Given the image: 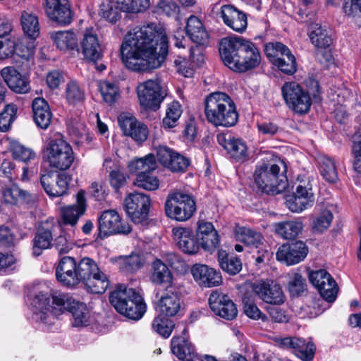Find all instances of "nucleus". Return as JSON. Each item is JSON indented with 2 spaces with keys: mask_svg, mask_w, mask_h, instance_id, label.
I'll return each mask as SVG.
<instances>
[{
  "mask_svg": "<svg viewBox=\"0 0 361 361\" xmlns=\"http://www.w3.org/2000/svg\"><path fill=\"white\" fill-rule=\"evenodd\" d=\"M281 90L283 99L290 109L299 114L309 111L312 105L311 97L298 82H286Z\"/></svg>",
  "mask_w": 361,
  "mask_h": 361,
  "instance_id": "obj_10",
  "label": "nucleus"
},
{
  "mask_svg": "<svg viewBox=\"0 0 361 361\" xmlns=\"http://www.w3.org/2000/svg\"><path fill=\"white\" fill-rule=\"evenodd\" d=\"M17 107L15 104L6 105L0 113V131L6 132L9 130L11 123L16 118Z\"/></svg>",
  "mask_w": 361,
  "mask_h": 361,
  "instance_id": "obj_59",
  "label": "nucleus"
},
{
  "mask_svg": "<svg viewBox=\"0 0 361 361\" xmlns=\"http://www.w3.org/2000/svg\"><path fill=\"white\" fill-rule=\"evenodd\" d=\"M314 202L312 185L308 178L300 180L296 187L293 197L286 201V205L293 212L300 213L310 207Z\"/></svg>",
  "mask_w": 361,
  "mask_h": 361,
  "instance_id": "obj_14",
  "label": "nucleus"
},
{
  "mask_svg": "<svg viewBox=\"0 0 361 361\" xmlns=\"http://www.w3.org/2000/svg\"><path fill=\"white\" fill-rule=\"evenodd\" d=\"M65 94L66 99L71 104H76L85 99L84 91L80 88L78 83L74 80L67 83Z\"/></svg>",
  "mask_w": 361,
  "mask_h": 361,
  "instance_id": "obj_60",
  "label": "nucleus"
},
{
  "mask_svg": "<svg viewBox=\"0 0 361 361\" xmlns=\"http://www.w3.org/2000/svg\"><path fill=\"white\" fill-rule=\"evenodd\" d=\"M317 163L323 178L329 183H335L338 179V173L334 159L325 155H321L317 158Z\"/></svg>",
  "mask_w": 361,
  "mask_h": 361,
  "instance_id": "obj_45",
  "label": "nucleus"
},
{
  "mask_svg": "<svg viewBox=\"0 0 361 361\" xmlns=\"http://www.w3.org/2000/svg\"><path fill=\"white\" fill-rule=\"evenodd\" d=\"M137 94L140 105L145 109L152 111L159 109L166 95L158 78L140 83L137 87Z\"/></svg>",
  "mask_w": 361,
  "mask_h": 361,
  "instance_id": "obj_12",
  "label": "nucleus"
},
{
  "mask_svg": "<svg viewBox=\"0 0 361 361\" xmlns=\"http://www.w3.org/2000/svg\"><path fill=\"white\" fill-rule=\"evenodd\" d=\"M309 279L325 300L332 302L336 300L338 287L328 271L325 269L312 271L309 274Z\"/></svg>",
  "mask_w": 361,
  "mask_h": 361,
  "instance_id": "obj_15",
  "label": "nucleus"
},
{
  "mask_svg": "<svg viewBox=\"0 0 361 361\" xmlns=\"http://www.w3.org/2000/svg\"><path fill=\"white\" fill-rule=\"evenodd\" d=\"M132 228L126 222H122L118 212L114 209L106 210L99 218V231L102 238L111 234H128Z\"/></svg>",
  "mask_w": 361,
  "mask_h": 361,
  "instance_id": "obj_16",
  "label": "nucleus"
},
{
  "mask_svg": "<svg viewBox=\"0 0 361 361\" xmlns=\"http://www.w3.org/2000/svg\"><path fill=\"white\" fill-rule=\"evenodd\" d=\"M159 180L157 176H152L151 173L147 174H139L134 180V185L138 188L148 191H154L159 187Z\"/></svg>",
  "mask_w": 361,
  "mask_h": 361,
  "instance_id": "obj_58",
  "label": "nucleus"
},
{
  "mask_svg": "<svg viewBox=\"0 0 361 361\" xmlns=\"http://www.w3.org/2000/svg\"><path fill=\"white\" fill-rule=\"evenodd\" d=\"M194 280L201 286L214 287L222 282L220 273L205 264H196L191 268Z\"/></svg>",
  "mask_w": 361,
  "mask_h": 361,
  "instance_id": "obj_29",
  "label": "nucleus"
},
{
  "mask_svg": "<svg viewBox=\"0 0 361 361\" xmlns=\"http://www.w3.org/2000/svg\"><path fill=\"white\" fill-rule=\"evenodd\" d=\"M52 241V234L47 229L41 228L37 232L33 239V254L35 256L41 255L42 250L50 247Z\"/></svg>",
  "mask_w": 361,
  "mask_h": 361,
  "instance_id": "obj_52",
  "label": "nucleus"
},
{
  "mask_svg": "<svg viewBox=\"0 0 361 361\" xmlns=\"http://www.w3.org/2000/svg\"><path fill=\"white\" fill-rule=\"evenodd\" d=\"M32 107L36 125L42 129H47L52 118V113L47 102L43 98H35L32 101Z\"/></svg>",
  "mask_w": 361,
  "mask_h": 361,
  "instance_id": "obj_34",
  "label": "nucleus"
},
{
  "mask_svg": "<svg viewBox=\"0 0 361 361\" xmlns=\"http://www.w3.org/2000/svg\"><path fill=\"white\" fill-rule=\"evenodd\" d=\"M45 153L49 166L59 171L68 169L75 159L71 145L62 138L50 140Z\"/></svg>",
  "mask_w": 361,
  "mask_h": 361,
  "instance_id": "obj_9",
  "label": "nucleus"
},
{
  "mask_svg": "<svg viewBox=\"0 0 361 361\" xmlns=\"http://www.w3.org/2000/svg\"><path fill=\"white\" fill-rule=\"evenodd\" d=\"M45 13L48 18L61 25H68L73 20V12L68 0H45Z\"/></svg>",
  "mask_w": 361,
  "mask_h": 361,
  "instance_id": "obj_20",
  "label": "nucleus"
},
{
  "mask_svg": "<svg viewBox=\"0 0 361 361\" xmlns=\"http://www.w3.org/2000/svg\"><path fill=\"white\" fill-rule=\"evenodd\" d=\"M252 293L266 303L280 305L285 302L281 286L273 280H259L250 285Z\"/></svg>",
  "mask_w": 361,
  "mask_h": 361,
  "instance_id": "obj_13",
  "label": "nucleus"
},
{
  "mask_svg": "<svg viewBox=\"0 0 361 361\" xmlns=\"http://www.w3.org/2000/svg\"><path fill=\"white\" fill-rule=\"evenodd\" d=\"M10 150L15 159L27 163L35 159V154L30 149L25 147L18 142L11 145Z\"/></svg>",
  "mask_w": 361,
  "mask_h": 361,
  "instance_id": "obj_62",
  "label": "nucleus"
},
{
  "mask_svg": "<svg viewBox=\"0 0 361 361\" xmlns=\"http://www.w3.org/2000/svg\"><path fill=\"white\" fill-rule=\"evenodd\" d=\"M40 183L46 193L52 197L65 195L68 188V178L64 173L57 176L54 184L52 173L43 174L40 177Z\"/></svg>",
  "mask_w": 361,
  "mask_h": 361,
  "instance_id": "obj_31",
  "label": "nucleus"
},
{
  "mask_svg": "<svg viewBox=\"0 0 361 361\" xmlns=\"http://www.w3.org/2000/svg\"><path fill=\"white\" fill-rule=\"evenodd\" d=\"M109 301L116 310L133 320H139L146 312V304L142 296L133 288L119 284L111 293Z\"/></svg>",
  "mask_w": 361,
  "mask_h": 361,
  "instance_id": "obj_7",
  "label": "nucleus"
},
{
  "mask_svg": "<svg viewBox=\"0 0 361 361\" xmlns=\"http://www.w3.org/2000/svg\"><path fill=\"white\" fill-rule=\"evenodd\" d=\"M218 262L221 268L231 275H235L242 269L240 259L235 256H228L224 250L218 252Z\"/></svg>",
  "mask_w": 361,
  "mask_h": 361,
  "instance_id": "obj_47",
  "label": "nucleus"
},
{
  "mask_svg": "<svg viewBox=\"0 0 361 361\" xmlns=\"http://www.w3.org/2000/svg\"><path fill=\"white\" fill-rule=\"evenodd\" d=\"M307 253L308 248L305 243L298 240L280 246L276 252V259L287 265H293L302 261Z\"/></svg>",
  "mask_w": 361,
  "mask_h": 361,
  "instance_id": "obj_19",
  "label": "nucleus"
},
{
  "mask_svg": "<svg viewBox=\"0 0 361 361\" xmlns=\"http://www.w3.org/2000/svg\"><path fill=\"white\" fill-rule=\"evenodd\" d=\"M287 288L292 296H298L305 289V281L298 273L289 274L287 276Z\"/></svg>",
  "mask_w": 361,
  "mask_h": 361,
  "instance_id": "obj_57",
  "label": "nucleus"
},
{
  "mask_svg": "<svg viewBox=\"0 0 361 361\" xmlns=\"http://www.w3.org/2000/svg\"><path fill=\"white\" fill-rule=\"evenodd\" d=\"M116 264L122 271L133 273L140 269L144 262L139 255L132 253L130 255L119 256L116 259Z\"/></svg>",
  "mask_w": 361,
  "mask_h": 361,
  "instance_id": "obj_48",
  "label": "nucleus"
},
{
  "mask_svg": "<svg viewBox=\"0 0 361 361\" xmlns=\"http://www.w3.org/2000/svg\"><path fill=\"white\" fill-rule=\"evenodd\" d=\"M99 269L96 262L90 257H84L77 262L73 257H64L56 267V276L63 286L73 287L80 282L85 284Z\"/></svg>",
  "mask_w": 361,
  "mask_h": 361,
  "instance_id": "obj_5",
  "label": "nucleus"
},
{
  "mask_svg": "<svg viewBox=\"0 0 361 361\" xmlns=\"http://www.w3.org/2000/svg\"><path fill=\"white\" fill-rule=\"evenodd\" d=\"M204 114L208 122L216 127H232L238 120L235 102L222 92H212L205 98Z\"/></svg>",
  "mask_w": 361,
  "mask_h": 361,
  "instance_id": "obj_4",
  "label": "nucleus"
},
{
  "mask_svg": "<svg viewBox=\"0 0 361 361\" xmlns=\"http://www.w3.org/2000/svg\"><path fill=\"white\" fill-rule=\"evenodd\" d=\"M182 334V336H173L171 339V351L181 360L194 361L197 355L195 353L194 347L186 337L188 329L184 328Z\"/></svg>",
  "mask_w": 361,
  "mask_h": 361,
  "instance_id": "obj_33",
  "label": "nucleus"
},
{
  "mask_svg": "<svg viewBox=\"0 0 361 361\" xmlns=\"http://www.w3.org/2000/svg\"><path fill=\"white\" fill-rule=\"evenodd\" d=\"M196 211L194 200L180 191L169 192L165 202V212L169 218L184 221L191 218Z\"/></svg>",
  "mask_w": 361,
  "mask_h": 361,
  "instance_id": "obj_8",
  "label": "nucleus"
},
{
  "mask_svg": "<svg viewBox=\"0 0 361 361\" xmlns=\"http://www.w3.org/2000/svg\"><path fill=\"white\" fill-rule=\"evenodd\" d=\"M334 219L332 212L329 209H323L315 215L312 221V229L314 233H322L331 226Z\"/></svg>",
  "mask_w": 361,
  "mask_h": 361,
  "instance_id": "obj_51",
  "label": "nucleus"
},
{
  "mask_svg": "<svg viewBox=\"0 0 361 361\" xmlns=\"http://www.w3.org/2000/svg\"><path fill=\"white\" fill-rule=\"evenodd\" d=\"M80 49L85 59L96 63L102 57V49L97 35L92 30H86L80 41Z\"/></svg>",
  "mask_w": 361,
  "mask_h": 361,
  "instance_id": "obj_28",
  "label": "nucleus"
},
{
  "mask_svg": "<svg viewBox=\"0 0 361 361\" xmlns=\"http://www.w3.org/2000/svg\"><path fill=\"white\" fill-rule=\"evenodd\" d=\"M137 13L127 0H106L100 6L99 15L114 23L121 18V13Z\"/></svg>",
  "mask_w": 361,
  "mask_h": 361,
  "instance_id": "obj_25",
  "label": "nucleus"
},
{
  "mask_svg": "<svg viewBox=\"0 0 361 361\" xmlns=\"http://www.w3.org/2000/svg\"><path fill=\"white\" fill-rule=\"evenodd\" d=\"M129 171L137 176L139 174H147L155 171L157 164L153 154H149L144 157L135 159L128 164Z\"/></svg>",
  "mask_w": 361,
  "mask_h": 361,
  "instance_id": "obj_40",
  "label": "nucleus"
},
{
  "mask_svg": "<svg viewBox=\"0 0 361 361\" xmlns=\"http://www.w3.org/2000/svg\"><path fill=\"white\" fill-rule=\"evenodd\" d=\"M286 167L281 160L276 163L268 161L257 165L254 172V181L257 188L269 195L283 192L288 185L284 174Z\"/></svg>",
  "mask_w": 361,
  "mask_h": 361,
  "instance_id": "obj_6",
  "label": "nucleus"
},
{
  "mask_svg": "<svg viewBox=\"0 0 361 361\" xmlns=\"http://www.w3.org/2000/svg\"><path fill=\"white\" fill-rule=\"evenodd\" d=\"M20 22L23 30L30 39H35L39 35V25L37 16L24 11L21 14Z\"/></svg>",
  "mask_w": 361,
  "mask_h": 361,
  "instance_id": "obj_44",
  "label": "nucleus"
},
{
  "mask_svg": "<svg viewBox=\"0 0 361 361\" xmlns=\"http://www.w3.org/2000/svg\"><path fill=\"white\" fill-rule=\"evenodd\" d=\"M174 326L175 324L172 320L161 314L154 317L152 323L153 331L165 338L171 336Z\"/></svg>",
  "mask_w": 361,
  "mask_h": 361,
  "instance_id": "obj_54",
  "label": "nucleus"
},
{
  "mask_svg": "<svg viewBox=\"0 0 361 361\" xmlns=\"http://www.w3.org/2000/svg\"><path fill=\"white\" fill-rule=\"evenodd\" d=\"M35 52V39H16L15 45V57L18 56L23 59L30 61L33 59Z\"/></svg>",
  "mask_w": 361,
  "mask_h": 361,
  "instance_id": "obj_53",
  "label": "nucleus"
},
{
  "mask_svg": "<svg viewBox=\"0 0 361 361\" xmlns=\"http://www.w3.org/2000/svg\"><path fill=\"white\" fill-rule=\"evenodd\" d=\"M76 300L70 294L63 292H54L50 297L47 293L39 292L32 298L31 305L35 315V319L46 324L54 323V319L70 312Z\"/></svg>",
  "mask_w": 361,
  "mask_h": 361,
  "instance_id": "obj_3",
  "label": "nucleus"
},
{
  "mask_svg": "<svg viewBox=\"0 0 361 361\" xmlns=\"http://www.w3.org/2000/svg\"><path fill=\"white\" fill-rule=\"evenodd\" d=\"M308 35L312 44L317 49H326L332 43L327 30L318 23H312L309 26Z\"/></svg>",
  "mask_w": 361,
  "mask_h": 361,
  "instance_id": "obj_39",
  "label": "nucleus"
},
{
  "mask_svg": "<svg viewBox=\"0 0 361 361\" xmlns=\"http://www.w3.org/2000/svg\"><path fill=\"white\" fill-rule=\"evenodd\" d=\"M220 16L224 23L235 32H243L247 26L245 13L232 5L222 6Z\"/></svg>",
  "mask_w": 361,
  "mask_h": 361,
  "instance_id": "obj_27",
  "label": "nucleus"
},
{
  "mask_svg": "<svg viewBox=\"0 0 361 361\" xmlns=\"http://www.w3.org/2000/svg\"><path fill=\"white\" fill-rule=\"evenodd\" d=\"M209 304L214 313L227 320L235 319L238 310L229 297L217 291L213 292L209 298Z\"/></svg>",
  "mask_w": 361,
  "mask_h": 361,
  "instance_id": "obj_21",
  "label": "nucleus"
},
{
  "mask_svg": "<svg viewBox=\"0 0 361 361\" xmlns=\"http://www.w3.org/2000/svg\"><path fill=\"white\" fill-rule=\"evenodd\" d=\"M69 312L72 316L71 324L74 327L87 326L92 322L90 312L82 302L76 300Z\"/></svg>",
  "mask_w": 361,
  "mask_h": 361,
  "instance_id": "obj_38",
  "label": "nucleus"
},
{
  "mask_svg": "<svg viewBox=\"0 0 361 361\" xmlns=\"http://www.w3.org/2000/svg\"><path fill=\"white\" fill-rule=\"evenodd\" d=\"M217 141L237 161H243L248 157V148L243 140L221 133L217 135Z\"/></svg>",
  "mask_w": 361,
  "mask_h": 361,
  "instance_id": "obj_24",
  "label": "nucleus"
},
{
  "mask_svg": "<svg viewBox=\"0 0 361 361\" xmlns=\"http://www.w3.org/2000/svg\"><path fill=\"white\" fill-rule=\"evenodd\" d=\"M68 130L70 133L79 140L80 142L89 143L92 137L84 122L75 119L69 123Z\"/></svg>",
  "mask_w": 361,
  "mask_h": 361,
  "instance_id": "obj_55",
  "label": "nucleus"
},
{
  "mask_svg": "<svg viewBox=\"0 0 361 361\" xmlns=\"http://www.w3.org/2000/svg\"><path fill=\"white\" fill-rule=\"evenodd\" d=\"M99 90L104 100L109 104L114 103L118 97V89L114 84L108 81H101Z\"/></svg>",
  "mask_w": 361,
  "mask_h": 361,
  "instance_id": "obj_61",
  "label": "nucleus"
},
{
  "mask_svg": "<svg viewBox=\"0 0 361 361\" xmlns=\"http://www.w3.org/2000/svg\"><path fill=\"white\" fill-rule=\"evenodd\" d=\"M234 234L237 240L248 246L257 247L259 245L262 244L263 240L260 233L245 226H235Z\"/></svg>",
  "mask_w": 361,
  "mask_h": 361,
  "instance_id": "obj_42",
  "label": "nucleus"
},
{
  "mask_svg": "<svg viewBox=\"0 0 361 361\" xmlns=\"http://www.w3.org/2000/svg\"><path fill=\"white\" fill-rule=\"evenodd\" d=\"M264 52L269 60L274 65L279 60L290 53L288 47L281 42H269L264 46Z\"/></svg>",
  "mask_w": 361,
  "mask_h": 361,
  "instance_id": "obj_50",
  "label": "nucleus"
},
{
  "mask_svg": "<svg viewBox=\"0 0 361 361\" xmlns=\"http://www.w3.org/2000/svg\"><path fill=\"white\" fill-rule=\"evenodd\" d=\"M159 314L171 317L177 315L182 308V301L177 292L168 288L161 295L157 302Z\"/></svg>",
  "mask_w": 361,
  "mask_h": 361,
  "instance_id": "obj_32",
  "label": "nucleus"
},
{
  "mask_svg": "<svg viewBox=\"0 0 361 361\" xmlns=\"http://www.w3.org/2000/svg\"><path fill=\"white\" fill-rule=\"evenodd\" d=\"M15 45H16V39L8 37L0 39V59H6L8 58H15Z\"/></svg>",
  "mask_w": 361,
  "mask_h": 361,
  "instance_id": "obj_63",
  "label": "nucleus"
},
{
  "mask_svg": "<svg viewBox=\"0 0 361 361\" xmlns=\"http://www.w3.org/2000/svg\"><path fill=\"white\" fill-rule=\"evenodd\" d=\"M128 216L135 224L145 227L149 224L151 200L149 195L141 192L129 194L124 200Z\"/></svg>",
  "mask_w": 361,
  "mask_h": 361,
  "instance_id": "obj_11",
  "label": "nucleus"
},
{
  "mask_svg": "<svg viewBox=\"0 0 361 361\" xmlns=\"http://www.w3.org/2000/svg\"><path fill=\"white\" fill-rule=\"evenodd\" d=\"M1 75L8 87L14 92L25 94L30 90V81L15 68L7 66L1 71Z\"/></svg>",
  "mask_w": 361,
  "mask_h": 361,
  "instance_id": "obj_30",
  "label": "nucleus"
},
{
  "mask_svg": "<svg viewBox=\"0 0 361 361\" xmlns=\"http://www.w3.org/2000/svg\"><path fill=\"white\" fill-rule=\"evenodd\" d=\"M54 44L61 51H68L78 48V37L72 30L58 31L51 34Z\"/></svg>",
  "mask_w": 361,
  "mask_h": 361,
  "instance_id": "obj_37",
  "label": "nucleus"
},
{
  "mask_svg": "<svg viewBox=\"0 0 361 361\" xmlns=\"http://www.w3.org/2000/svg\"><path fill=\"white\" fill-rule=\"evenodd\" d=\"M2 195L4 201L11 204H16L19 200L26 201L29 194L18 188L13 185L10 188H6L3 190Z\"/></svg>",
  "mask_w": 361,
  "mask_h": 361,
  "instance_id": "obj_56",
  "label": "nucleus"
},
{
  "mask_svg": "<svg viewBox=\"0 0 361 361\" xmlns=\"http://www.w3.org/2000/svg\"><path fill=\"white\" fill-rule=\"evenodd\" d=\"M150 280L157 285H162L167 288L173 286V275L168 267L160 259H155L152 263Z\"/></svg>",
  "mask_w": 361,
  "mask_h": 361,
  "instance_id": "obj_35",
  "label": "nucleus"
},
{
  "mask_svg": "<svg viewBox=\"0 0 361 361\" xmlns=\"http://www.w3.org/2000/svg\"><path fill=\"white\" fill-rule=\"evenodd\" d=\"M196 236L199 247H201L205 251L212 252L219 245V235L210 222L199 221Z\"/></svg>",
  "mask_w": 361,
  "mask_h": 361,
  "instance_id": "obj_22",
  "label": "nucleus"
},
{
  "mask_svg": "<svg viewBox=\"0 0 361 361\" xmlns=\"http://www.w3.org/2000/svg\"><path fill=\"white\" fill-rule=\"evenodd\" d=\"M185 29L187 35L194 42L202 45L207 42L208 33L197 16H191L188 18Z\"/></svg>",
  "mask_w": 361,
  "mask_h": 361,
  "instance_id": "obj_36",
  "label": "nucleus"
},
{
  "mask_svg": "<svg viewBox=\"0 0 361 361\" xmlns=\"http://www.w3.org/2000/svg\"><path fill=\"white\" fill-rule=\"evenodd\" d=\"M87 290L95 294L104 293L110 286L108 276L100 269L85 283Z\"/></svg>",
  "mask_w": 361,
  "mask_h": 361,
  "instance_id": "obj_46",
  "label": "nucleus"
},
{
  "mask_svg": "<svg viewBox=\"0 0 361 361\" xmlns=\"http://www.w3.org/2000/svg\"><path fill=\"white\" fill-rule=\"evenodd\" d=\"M293 353L302 361H312L316 347L311 341L295 337L293 347Z\"/></svg>",
  "mask_w": 361,
  "mask_h": 361,
  "instance_id": "obj_43",
  "label": "nucleus"
},
{
  "mask_svg": "<svg viewBox=\"0 0 361 361\" xmlns=\"http://www.w3.org/2000/svg\"><path fill=\"white\" fill-rule=\"evenodd\" d=\"M121 59L133 71H147L162 65L168 54V37L154 23L130 30L121 46Z\"/></svg>",
  "mask_w": 361,
  "mask_h": 361,
  "instance_id": "obj_1",
  "label": "nucleus"
},
{
  "mask_svg": "<svg viewBox=\"0 0 361 361\" xmlns=\"http://www.w3.org/2000/svg\"><path fill=\"white\" fill-rule=\"evenodd\" d=\"M86 209L85 192L81 190L76 194L75 203L60 208L59 224L61 226L66 225H69L72 227L75 226L78 224L79 219L85 214Z\"/></svg>",
  "mask_w": 361,
  "mask_h": 361,
  "instance_id": "obj_17",
  "label": "nucleus"
},
{
  "mask_svg": "<svg viewBox=\"0 0 361 361\" xmlns=\"http://www.w3.org/2000/svg\"><path fill=\"white\" fill-rule=\"evenodd\" d=\"M182 113V106L178 102L173 101L168 104L166 109V116L162 121L163 127L169 129L176 127Z\"/></svg>",
  "mask_w": 361,
  "mask_h": 361,
  "instance_id": "obj_49",
  "label": "nucleus"
},
{
  "mask_svg": "<svg viewBox=\"0 0 361 361\" xmlns=\"http://www.w3.org/2000/svg\"><path fill=\"white\" fill-rule=\"evenodd\" d=\"M275 232L284 239H293L303 229V224L299 219L285 221L274 224Z\"/></svg>",
  "mask_w": 361,
  "mask_h": 361,
  "instance_id": "obj_41",
  "label": "nucleus"
},
{
  "mask_svg": "<svg viewBox=\"0 0 361 361\" xmlns=\"http://www.w3.org/2000/svg\"><path fill=\"white\" fill-rule=\"evenodd\" d=\"M172 233L176 245L184 253L194 255L198 252L199 243L191 228L182 226L173 228Z\"/></svg>",
  "mask_w": 361,
  "mask_h": 361,
  "instance_id": "obj_23",
  "label": "nucleus"
},
{
  "mask_svg": "<svg viewBox=\"0 0 361 361\" xmlns=\"http://www.w3.org/2000/svg\"><path fill=\"white\" fill-rule=\"evenodd\" d=\"M274 66H277L282 72L289 75L293 74L297 70L295 58L291 52L281 58Z\"/></svg>",
  "mask_w": 361,
  "mask_h": 361,
  "instance_id": "obj_64",
  "label": "nucleus"
},
{
  "mask_svg": "<svg viewBox=\"0 0 361 361\" xmlns=\"http://www.w3.org/2000/svg\"><path fill=\"white\" fill-rule=\"evenodd\" d=\"M157 156L159 163L172 172H184L190 165L188 158L166 146L158 147Z\"/></svg>",
  "mask_w": 361,
  "mask_h": 361,
  "instance_id": "obj_18",
  "label": "nucleus"
},
{
  "mask_svg": "<svg viewBox=\"0 0 361 361\" xmlns=\"http://www.w3.org/2000/svg\"><path fill=\"white\" fill-rule=\"evenodd\" d=\"M219 52L224 64L236 72H246L259 66L262 56L259 49L241 37L223 38Z\"/></svg>",
  "mask_w": 361,
  "mask_h": 361,
  "instance_id": "obj_2",
  "label": "nucleus"
},
{
  "mask_svg": "<svg viewBox=\"0 0 361 361\" xmlns=\"http://www.w3.org/2000/svg\"><path fill=\"white\" fill-rule=\"evenodd\" d=\"M118 119L125 135L131 137L136 142H141L147 140L148 135L147 126L138 122L134 116L121 114Z\"/></svg>",
  "mask_w": 361,
  "mask_h": 361,
  "instance_id": "obj_26",
  "label": "nucleus"
}]
</instances>
